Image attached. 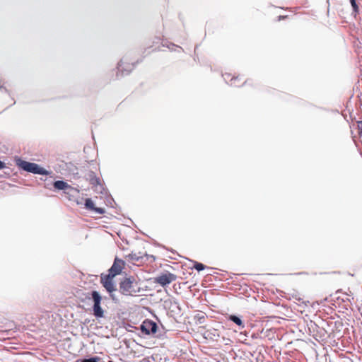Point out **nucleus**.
I'll return each instance as SVG.
<instances>
[{"label": "nucleus", "mask_w": 362, "mask_h": 362, "mask_svg": "<svg viewBox=\"0 0 362 362\" xmlns=\"http://www.w3.org/2000/svg\"><path fill=\"white\" fill-rule=\"evenodd\" d=\"M124 266L125 262L123 259L115 257L112 265L107 271L108 273L101 274L100 275V284L109 293L112 300L115 303H119V299L115 293L117 291V287L113 279L122 273Z\"/></svg>", "instance_id": "1"}, {"label": "nucleus", "mask_w": 362, "mask_h": 362, "mask_svg": "<svg viewBox=\"0 0 362 362\" xmlns=\"http://www.w3.org/2000/svg\"><path fill=\"white\" fill-rule=\"evenodd\" d=\"M16 165L21 169L25 172L30 173L35 175H49L52 173L51 171L46 170L40 166L39 164L24 160L20 157L15 158Z\"/></svg>", "instance_id": "2"}, {"label": "nucleus", "mask_w": 362, "mask_h": 362, "mask_svg": "<svg viewBox=\"0 0 362 362\" xmlns=\"http://www.w3.org/2000/svg\"><path fill=\"white\" fill-rule=\"evenodd\" d=\"M139 288L137 282L132 276L125 277L119 283V292L124 296H134Z\"/></svg>", "instance_id": "3"}, {"label": "nucleus", "mask_w": 362, "mask_h": 362, "mask_svg": "<svg viewBox=\"0 0 362 362\" xmlns=\"http://www.w3.org/2000/svg\"><path fill=\"white\" fill-rule=\"evenodd\" d=\"M86 298L88 300H91L93 303L92 307V313L97 319L104 317V310L101 307V301H102V296L100 293L96 291L93 290L89 293L88 296H86Z\"/></svg>", "instance_id": "4"}, {"label": "nucleus", "mask_w": 362, "mask_h": 362, "mask_svg": "<svg viewBox=\"0 0 362 362\" xmlns=\"http://www.w3.org/2000/svg\"><path fill=\"white\" fill-rule=\"evenodd\" d=\"M87 180H89L90 184L94 188V190L98 193L104 194L105 187L100 183L99 177H98L93 171H90L87 174Z\"/></svg>", "instance_id": "5"}, {"label": "nucleus", "mask_w": 362, "mask_h": 362, "mask_svg": "<svg viewBox=\"0 0 362 362\" xmlns=\"http://www.w3.org/2000/svg\"><path fill=\"white\" fill-rule=\"evenodd\" d=\"M157 329V323L149 320H145L140 325L141 332L146 335L156 333Z\"/></svg>", "instance_id": "6"}, {"label": "nucleus", "mask_w": 362, "mask_h": 362, "mask_svg": "<svg viewBox=\"0 0 362 362\" xmlns=\"http://www.w3.org/2000/svg\"><path fill=\"white\" fill-rule=\"evenodd\" d=\"M135 67L134 64H127L125 66H124L123 59H121L117 63V78H119V77H122L124 76L129 74L132 71Z\"/></svg>", "instance_id": "7"}, {"label": "nucleus", "mask_w": 362, "mask_h": 362, "mask_svg": "<svg viewBox=\"0 0 362 362\" xmlns=\"http://www.w3.org/2000/svg\"><path fill=\"white\" fill-rule=\"evenodd\" d=\"M225 81L231 86L240 87L245 83V80L240 76H232L230 74H225L223 75Z\"/></svg>", "instance_id": "8"}, {"label": "nucleus", "mask_w": 362, "mask_h": 362, "mask_svg": "<svg viewBox=\"0 0 362 362\" xmlns=\"http://www.w3.org/2000/svg\"><path fill=\"white\" fill-rule=\"evenodd\" d=\"M53 187L55 189L57 190H63L64 193L73 195V193L76 189L72 187L71 185H69L64 180H56L53 182ZM76 193H78V192H75Z\"/></svg>", "instance_id": "9"}, {"label": "nucleus", "mask_w": 362, "mask_h": 362, "mask_svg": "<svg viewBox=\"0 0 362 362\" xmlns=\"http://www.w3.org/2000/svg\"><path fill=\"white\" fill-rule=\"evenodd\" d=\"M176 276L171 273H165L160 275V285L165 286L167 284L174 281Z\"/></svg>", "instance_id": "10"}, {"label": "nucleus", "mask_w": 362, "mask_h": 362, "mask_svg": "<svg viewBox=\"0 0 362 362\" xmlns=\"http://www.w3.org/2000/svg\"><path fill=\"white\" fill-rule=\"evenodd\" d=\"M287 295L290 300H294L298 302L303 301L304 298L303 293L295 288L288 289Z\"/></svg>", "instance_id": "11"}, {"label": "nucleus", "mask_w": 362, "mask_h": 362, "mask_svg": "<svg viewBox=\"0 0 362 362\" xmlns=\"http://www.w3.org/2000/svg\"><path fill=\"white\" fill-rule=\"evenodd\" d=\"M84 206L87 210L90 211H93L95 207L94 202L90 198H86L85 199Z\"/></svg>", "instance_id": "12"}, {"label": "nucleus", "mask_w": 362, "mask_h": 362, "mask_svg": "<svg viewBox=\"0 0 362 362\" xmlns=\"http://www.w3.org/2000/svg\"><path fill=\"white\" fill-rule=\"evenodd\" d=\"M100 358L97 356H90L89 358H85L78 359L76 362H100Z\"/></svg>", "instance_id": "13"}, {"label": "nucleus", "mask_w": 362, "mask_h": 362, "mask_svg": "<svg viewBox=\"0 0 362 362\" xmlns=\"http://www.w3.org/2000/svg\"><path fill=\"white\" fill-rule=\"evenodd\" d=\"M229 319L231 321H233L234 323H235L237 325H238L240 327H241V328H244L245 327L244 323L243 322L241 319L239 318L238 317H237L235 315H230L229 317Z\"/></svg>", "instance_id": "14"}, {"label": "nucleus", "mask_w": 362, "mask_h": 362, "mask_svg": "<svg viewBox=\"0 0 362 362\" xmlns=\"http://www.w3.org/2000/svg\"><path fill=\"white\" fill-rule=\"evenodd\" d=\"M205 267V265H204L202 263L195 262V264H194V268L198 272L204 270Z\"/></svg>", "instance_id": "15"}, {"label": "nucleus", "mask_w": 362, "mask_h": 362, "mask_svg": "<svg viewBox=\"0 0 362 362\" xmlns=\"http://www.w3.org/2000/svg\"><path fill=\"white\" fill-rule=\"evenodd\" d=\"M93 212L95 214L102 215V214H104L105 213V210L103 208L95 206L94 210H93Z\"/></svg>", "instance_id": "16"}, {"label": "nucleus", "mask_w": 362, "mask_h": 362, "mask_svg": "<svg viewBox=\"0 0 362 362\" xmlns=\"http://www.w3.org/2000/svg\"><path fill=\"white\" fill-rule=\"evenodd\" d=\"M350 3L353 7V9L355 12H357L358 10V6L356 4V0H350Z\"/></svg>", "instance_id": "17"}, {"label": "nucleus", "mask_w": 362, "mask_h": 362, "mask_svg": "<svg viewBox=\"0 0 362 362\" xmlns=\"http://www.w3.org/2000/svg\"><path fill=\"white\" fill-rule=\"evenodd\" d=\"M357 126L358 129V134L362 136V121H358L357 122Z\"/></svg>", "instance_id": "18"}, {"label": "nucleus", "mask_w": 362, "mask_h": 362, "mask_svg": "<svg viewBox=\"0 0 362 362\" xmlns=\"http://www.w3.org/2000/svg\"><path fill=\"white\" fill-rule=\"evenodd\" d=\"M141 258H142L141 257H139L136 254H132L131 255V259L132 260H136V261H139Z\"/></svg>", "instance_id": "19"}, {"label": "nucleus", "mask_w": 362, "mask_h": 362, "mask_svg": "<svg viewBox=\"0 0 362 362\" xmlns=\"http://www.w3.org/2000/svg\"><path fill=\"white\" fill-rule=\"evenodd\" d=\"M6 168V163L0 160V170Z\"/></svg>", "instance_id": "20"}, {"label": "nucleus", "mask_w": 362, "mask_h": 362, "mask_svg": "<svg viewBox=\"0 0 362 362\" xmlns=\"http://www.w3.org/2000/svg\"><path fill=\"white\" fill-rule=\"evenodd\" d=\"M4 90L6 92H7V89L4 87L3 84H0V90Z\"/></svg>", "instance_id": "21"}, {"label": "nucleus", "mask_w": 362, "mask_h": 362, "mask_svg": "<svg viewBox=\"0 0 362 362\" xmlns=\"http://www.w3.org/2000/svg\"><path fill=\"white\" fill-rule=\"evenodd\" d=\"M107 202L108 203L110 204H112V202H115L114 199L112 197H110V199H107Z\"/></svg>", "instance_id": "22"}, {"label": "nucleus", "mask_w": 362, "mask_h": 362, "mask_svg": "<svg viewBox=\"0 0 362 362\" xmlns=\"http://www.w3.org/2000/svg\"><path fill=\"white\" fill-rule=\"evenodd\" d=\"M155 282L158 283V276L154 278Z\"/></svg>", "instance_id": "23"}, {"label": "nucleus", "mask_w": 362, "mask_h": 362, "mask_svg": "<svg viewBox=\"0 0 362 362\" xmlns=\"http://www.w3.org/2000/svg\"><path fill=\"white\" fill-rule=\"evenodd\" d=\"M168 303H171L170 302L165 301V306H166Z\"/></svg>", "instance_id": "24"}, {"label": "nucleus", "mask_w": 362, "mask_h": 362, "mask_svg": "<svg viewBox=\"0 0 362 362\" xmlns=\"http://www.w3.org/2000/svg\"><path fill=\"white\" fill-rule=\"evenodd\" d=\"M286 16H279V18H285Z\"/></svg>", "instance_id": "25"}, {"label": "nucleus", "mask_w": 362, "mask_h": 362, "mask_svg": "<svg viewBox=\"0 0 362 362\" xmlns=\"http://www.w3.org/2000/svg\"><path fill=\"white\" fill-rule=\"evenodd\" d=\"M151 257H152L153 259H156V257L154 256H153V255H151Z\"/></svg>", "instance_id": "26"}, {"label": "nucleus", "mask_w": 362, "mask_h": 362, "mask_svg": "<svg viewBox=\"0 0 362 362\" xmlns=\"http://www.w3.org/2000/svg\"><path fill=\"white\" fill-rule=\"evenodd\" d=\"M155 317L157 320H158V317L156 315H155Z\"/></svg>", "instance_id": "27"}, {"label": "nucleus", "mask_w": 362, "mask_h": 362, "mask_svg": "<svg viewBox=\"0 0 362 362\" xmlns=\"http://www.w3.org/2000/svg\"><path fill=\"white\" fill-rule=\"evenodd\" d=\"M107 362H114V361H112V360H110V361H108Z\"/></svg>", "instance_id": "28"}]
</instances>
